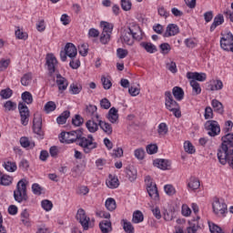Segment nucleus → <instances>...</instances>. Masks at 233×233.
Masks as SVG:
<instances>
[{"label": "nucleus", "mask_w": 233, "mask_h": 233, "mask_svg": "<svg viewBox=\"0 0 233 233\" xmlns=\"http://www.w3.org/2000/svg\"><path fill=\"white\" fill-rule=\"evenodd\" d=\"M69 140L70 143H76L81 147L85 154H90L92 150L97 148V142L94 141L92 135H88L87 137H83V129L69 131Z\"/></svg>", "instance_id": "1"}, {"label": "nucleus", "mask_w": 233, "mask_h": 233, "mask_svg": "<svg viewBox=\"0 0 233 233\" xmlns=\"http://www.w3.org/2000/svg\"><path fill=\"white\" fill-rule=\"evenodd\" d=\"M222 144L218 149V159L220 165H227L233 159V133H228L221 137Z\"/></svg>", "instance_id": "2"}, {"label": "nucleus", "mask_w": 233, "mask_h": 233, "mask_svg": "<svg viewBox=\"0 0 233 233\" xmlns=\"http://www.w3.org/2000/svg\"><path fill=\"white\" fill-rule=\"evenodd\" d=\"M22 100L24 102H20L18 104V110L21 117V124L24 127H26L30 117V110H28V106H26V105H32V103H34L32 93L28 91L24 92L22 94Z\"/></svg>", "instance_id": "3"}, {"label": "nucleus", "mask_w": 233, "mask_h": 233, "mask_svg": "<svg viewBox=\"0 0 233 233\" xmlns=\"http://www.w3.org/2000/svg\"><path fill=\"white\" fill-rule=\"evenodd\" d=\"M122 43L132 46L134 45V39L136 41H141L143 39V31L139 25H130L127 29L124 30L121 35Z\"/></svg>", "instance_id": "4"}, {"label": "nucleus", "mask_w": 233, "mask_h": 233, "mask_svg": "<svg viewBox=\"0 0 233 233\" xmlns=\"http://www.w3.org/2000/svg\"><path fill=\"white\" fill-rule=\"evenodd\" d=\"M165 106L167 110L172 112L175 117H181V107L179 104L174 100V96L170 91L165 92Z\"/></svg>", "instance_id": "5"}, {"label": "nucleus", "mask_w": 233, "mask_h": 233, "mask_svg": "<svg viewBox=\"0 0 233 233\" xmlns=\"http://www.w3.org/2000/svg\"><path fill=\"white\" fill-rule=\"evenodd\" d=\"M14 198L17 203H23L28 199L26 194V179H21L16 185V189L14 191Z\"/></svg>", "instance_id": "6"}, {"label": "nucleus", "mask_w": 233, "mask_h": 233, "mask_svg": "<svg viewBox=\"0 0 233 233\" xmlns=\"http://www.w3.org/2000/svg\"><path fill=\"white\" fill-rule=\"evenodd\" d=\"M46 65L47 66L49 77H54V74H59V71L57 70V58H56L54 54L46 55Z\"/></svg>", "instance_id": "7"}, {"label": "nucleus", "mask_w": 233, "mask_h": 233, "mask_svg": "<svg viewBox=\"0 0 233 233\" xmlns=\"http://www.w3.org/2000/svg\"><path fill=\"white\" fill-rule=\"evenodd\" d=\"M204 128L208 131V135L210 137H216V136L221 134V127H219V123L216 120H208L204 124Z\"/></svg>", "instance_id": "8"}, {"label": "nucleus", "mask_w": 233, "mask_h": 233, "mask_svg": "<svg viewBox=\"0 0 233 233\" xmlns=\"http://www.w3.org/2000/svg\"><path fill=\"white\" fill-rule=\"evenodd\" d=\"M145 182L147 183V190L149 198L154 201H159V191H157V185L152 182L150 176L146 177Z\"/></svg>", "instance_id": "9"}, {"label": "nucleus", "mask_w": 233, "mask_h": 233, "mask_svg": "<svg viewBox=\"0 0 233 233\" xmlns=\"http://www.w3.org/2000/svg\"><path fill=\"white\" fill-rule=\"evenodd\" d=\"M212 208L214 214L217 216H223L228 212L227 204L224 201H220L219 198H215L212 203Z\"/></svg>", "instance_id": "10"}, {"label": "nucleus", "mask_w": 233, "mask_h": 233, "mask_svg": "<svg viewBox=\"0 0 233 233\" xmlns=\"http://www.w3.org/2000/svg\"><path fill=\"white\" fill-rule=\"evenodd\" d=\"M43 118L41 117V115L37 114L35 115L34 120H33V130L34 133L39 136L40 137H43L45 136V133L43 132Z\"/></svg>", "instance_id": "11"}, {"label": "nucleus", "mask_w": 233, "mask_h": 233, "mask_svg": "<svg viewBox=\"0 0 233 233\" xmlns=\"http://www.w3.org/2000/svg\"><path fill=\"white\" fill-rule=\"evenodd\" d=\"M220 46L222 50L228 51L233 45V35L228 32L227 34L221 33Z\"/></svg>", "instance_id": "12"}, {"label": "nucleus", "mask_w": 233, "mask_h": 233, "mask_svg": "<svg viewBox=\"0 0 233 233\" xmlns=\"http://www.w3.org/2000/svg\"><path fill=\"white\" fill-rule=\"evenodd\" d=\"M76 219L82 225L84 230H88V224L90 223V218L86 216L85 209L79 208L76 213Z\"/></svg>", "instance_id": "13"}, {"label": "nucleus", "mask_w": 233, "mask_h": 233, "mask_svg": "<svg viewBox=\"0 0 233 233\" xmlns=\"http://www.w3.org/2000/svg\"><path fill=\"white\" fill-rule=\"evenodd\" d=\"M85 112L87 117H91L92 119H96V121H99L100 116H99V114H97L96 106H94L92 104L86 106Z\"/></svg>", "instance_id": "14"}, {"label": "nucleus", "mask_w": 233, "mask_h": 233, "mask_svg": "<svg viewBox=\"0 0 233 233\" xmlns=\"http://www.w3.org/2000/svg\"><path fill=\"white\" fill-rule=\"evenodd\" d=\"M187 79H192V81H207V74L206 73H198V72H187Z\"/></svg>", "instance_id": "15"}, {"label": "nucleus", "mask_w": 233, "mask_h": 233, "mask_svg": "<svg viewBox=\"0 0 233 233\" xmlns=\"http://www.w3.org/2000/svg\"><path fill=\"white\" fill-rule=\"evenodd\" d=\"M56 85L58 86V90L61 92H64V90H66L68 88V80L66 78L63 77L61 74H56Z\"/></svg>", "instance_id": "16"}, {"label": "nucleus", "mask_w": 233, "mask_h": 233, "mask_svg": "<svg viewBox=\"0 0 233 233\" xmlns=\"http://www.w3.org/2000/svg\"><path fill=\"white\" fill-rule=\"evenodd\" d=\"M177 34H179V27L177 25L169 24L164 33V37H172V35H177Z\"/></svg>", "instance_id": "17"}, {"label": "nucleus", "mask_w": 233, "mask_h": 233, "mask_svg": "<svg viewBox=\"0 0 233 233\" xmlns=\"http://www.w3.org/2000/svg\"><path fill=\"white\" fill-rule=\"evenodd\" d=\"M117 109L116 107H111L106 116L108 121L113 125H116L119 121V114L117 113Z\"/></svg>", "instance_id": "18"}, {"label": "nucleus", "mask_w": 233, "mask_h": 233, "mask_svg": "<svg viewBox=\"0 0 233 233\" xmlns=\"http://www.w3.org/2000/svg\"><path fill=\"white\" fill-rule=\"evenodd\" d=\"M64 50L66 53L67 57H70V59H74V57L77 56V48H76V46L72 43H67Z\"/></svg>", "instance_id": "19"}, {"label": "nucleus", "mask_w": 233, "mask_h": 233, "mask_svg": "<svg viewBox=\"0 0 233 233\" xmlns=\"http://www.w3.org/2000/svg\"><path fill=\"white\" fill-rule=\"evenodd\" d=\"M86 128L90 134H96L99 130V123L97 124L94 118H91L86 122Z\"/></svg>", "instance_id": "20"}, {"label": "nucleus", "mask_w": 233, "mask_h": 233, "mask_svg": "<svg viewBox=\"0 0 233 233\" xmlns=\"http://www.w3.org/2000/svg\"><path fill=\"white\" fill-rule=\"evenodd\" d=\"M170 161L167 159H157L154 161V166L160 170H168L170 168Z\"/></svg>", "instance_id": "21"}, {"label": "nucleus", "mask_w": 233, "mask_h": 233, "mask_svg": "<svg viewBox=\"0 0 233 233\" xmlns=\"http://www.w3.org/2000/svg\"><path fill=\"white\" fill-rule=\"evenodd\" d=\"M97 122H98V125H99L101 130H103V132L105 134H106L107 136H112V132H113L112 125H110L108 122H105L99 118H98Z\"/></svg>", "instance_id": "22"}, {"label": "nucleus", "mask_w": 233, "mask_h": 233, "mask_svg": "<svg viewBox=\"0 0 233 233\" xmlns=\"http://www.w3.org/2000/svg\"><path fill=\"white\" fill-rule=\"evenodd\" d=\"M225 23V18L223 17V15L219 14L217 16L214 17L213 23L210 26V32H214L218 26L220 25H223Z\"/></svg>", "instance_id": "23"}, {"label": "nucleus", "mask_w": 233, "mask_h": 233, "mask_svg": "<svg viewBox=\"0 0 233 233\" xmlns=\"http://www.w3.org/2000/svg\"><path fill=\"white\" fill-rule=\"evenodd\" d=\"M172 94L177 101H183L185 97V91L180 86L173 87Z\"/></svg>", "instance_id": "24"}, {"label": "nucleus", "mask_w": 233, "mask_h": 233, "mask_svg": "<svg viewBox=\"0 0 233 233\" xmlns=\"http://www.w3.org/2000/svg\"><path fill=\"white\" fill-rule=\"evenodd\" d=\"M212 107L214 112H217V114H220L223 116L225 114V109L223 107V104L219 102L218 99H213L211 102Z\"/></svg>", "instance_id": "25"}, {"label": "nucleus", "mask_w": 233, "mask_h": 233, "mask_svg": "<svg viewBox=\"0 0 233 233\" xmlns=\"http://www.w3.org/2000/svg\"><path fill=\"white\" fill-rule=\"evenodd\" d=\"M140 46L148 54H156V52H157V47L150 42H142L140 43Z\"/></svg>", "instance_id": "26"}, {"label": "nucleus", "mask_w": 233, "mask_h": 233, "mask_svg": "<svg viewBox=\"0 0 233 233\" xmlns=\"http://www.w3.org/2000/svg\"><path fill=\"white\" fill-rule=\"evenodd\" d=\"M99 228L102 233L112 232V222L108 220H103L99 223Z\"/></svg>", "instance_id": "27"}, {"label": "nucleus", "mask_w": 233, "mask_h": 233, "mask_svg": "<svg viewBox=\"0 0 233 233\" xmlns=\"http://www.w3.org/2000/svg\"><path fill=\"white\" fill-rule=\"evenodd\" d=\"M187 187L190 188V190H198V188H199V187H201L199 178H198L196 177H191L187 183Z\"/></svg>", "instance_id": "28"}, {"label": "nucleus", "mask_w": 233, "mask_h": 233, "mask_svg": "<svg viewBox=\"0 0 233 233\" xmlns=\"http://www.w3.org/2000/svg\"><path fill=\"white\" fill-rule=\"evenodd\" d=\"M126 174L127 177L131 182L134 181L135 179H137V170H136L134 167H127L126 168Z\"/></svg>", "instance_id": "29"}, {"label": "nucleus", "mask_w": 233, "mask_h": 233, "mask_svg": "<svg viewBox=\"0 0 233 233\" xmlns=\"http://www.w3.org/2000/svg\"><path fill=\"white\" fill-rule=\"evenodd\" d=\"M14 180V178L8 175H4L1 171H0V185H2L3 187H9V185H12V181Z\"/></svg>", "instance_id": "30"}, {"label": "nucleus", "mask_w": 233, "mask_h": 233, "mask_svg": "<svg viewBox=\"0 0 233 233\" xmlns=\"http://www.w3.org/2000/svg\"><path fill=\"white\" fill-rule=\"evenodd\" d=\"M190 86L192 88V96H199V94H201V86L198 81L191 80Z\"/></svg>", "instance_id": "31"}, {"label": "nucleus", "mask_w": 233, "mask_h": 233, "mask_svg": "<svg viewBox=\"0 0 233 233\" xmlns=\"http://www.w3.org/2000/svg\"><path fill=\"white\" fill-rule=\"evenodd\" d=\"M68 117H70V112L68 110H66L56 118V121L58 125H65Z\"/></svg>", "instance_id": "32"}, {"label": "nucleus", "mask_w": 233, "mask_h": 233, "mask_svg": "<svg viewBox=\"0 0 233 233\" xmlns=\"http://www.w3.org/2000/svg\"><path fill=\"white\" fill-rule=\"evenodd\" d=\"M20 145L24 148H28V147H30V148H34V147H35V143L30 142V140H28V137H22L20 138Z\"/></svg>", "instance_id": "33"}, {"label": "nucleus", "mask_w": 233, "mask_h": 233, "mask_svg": "<svg viewBox=\"0 0 233 233\" xmlns=\"http://www.w3.org/2000/svg\"><path fill=\"white\" fill-rule=\"evenodd\" d=\"M145 219V217L143 216V212L140 210H137L133 213V223H143V220Z\"/></svg>", "instance_id": "34"}, {"label": "nucleus", "mask_w": 233, "mask_h": 233, "mask_svg": "<svg viewBox=\"0 0 233 233\" xmlns=\"http://www.w3.org/2000/svg\"><path fill=\"white\" fill-rule=\"evenodd\" d=\"M106 185L108 188H117V187H119V179H117L116 177H112V175H110Z\"/></svg>", "instance_id": "35"}, {"label": "nucleus", "mask_w": 233, "mask_h": 233, "mask_svg": "<svg viewBox=\"0 0 233 233\" xmlns=\"http://www.w3.org/2000/svg\"><path fill=\"white\" fill-rule=\"evenodd\" d=\"M5 112H14L15 108H17V104L15 102H12L11 100L6 101L4 104Z\"/></svg>", "instance_id": "36"}, {"label": "nucleus", "mask_w": 233, "mask_h": 233, "mask_svg": "<svg viewBox=\"0 0 233 233\" xmlns=\"http://www.w3.org/2000/svg\"><path fill=\"white\" fill-rule=\"evenodd\" d=\"M101 27L103 28V32L104 34H112V30L114 29V25H112V24L108 23V22H101L100 23Z\"/></svg>", "instance_id": "37"}, {"label": "nucleus", "mask_w": 233, "mask_h": 233, "mask_svg": "<svg viewBox=\"0 0 233 233\" xmlns=\"http://www.w3.org/2000/svg\"><path fill=\"white\" fill-rule=\"evenodd\" d=\"M166 68L167 70H169L171 74L177 73V66L176 65V62L169 60L166 63Z\"/></svg>", "instance_id": "38"}, {"label": "nucleus", "mask_w": 233, "mask_h": 233, "mask_svg": "<svg viewBox=\"0 0 233 233\" xmlns=\"http://www.w3.org/2000/svg\"><path fill=\"white\" fill-rule=\"evenodd\" d=\"M60 143H66L70 145V133L69 132H61L59 135Z\"/></svg>", "instance_id": "39"}, {"label": "nucleus", "mask_w": 233, "mask_h": 233, "mask_svg": "<svg viewBox=\"0 0 233 233\" xmlns=\"http://www.w3.org/2000/svg\"><path fill=\"white\" fill-rule=\"evenodd\" d=\"M116 200L112 198H109L106 200V208H107L110 212L114 211L116 208Z\"/></svg>", "instance_id": "40"}, {"label": "nucleus", "mask_w": 233, "mask_h": 233, "mask_svg": "<svg viewBox=\"0 0 233 233\" xmlns=\"http://www.w3.org/2000/svg\"><path fill=\"white\" fill-rule=\"evenodd\" d=\"M4 167L7 172H15L17 170V165L15 162L7 161L4 164Z\"/></svg>", "instance_id": "41"}, {"label": "nucleus", "mask_w": 233, "mask_h": 233, "mask_svg": "<svg viewBox=\"0 0 233 233\" xmlns=\"http://www.w3.org/2000/svg\"><path fill=\"white\" fill-rule=\"evenodd\" d=\"M122 222H123V228L125 232L134 233V226H132V223H130L127 219H123Z\"/></svg>", "instance_id": "42"}, {"label": "nucleus", "mask_w": 233, "mask_h": 233, "mask_svg": "<svg viewBox=\"0 0 233 233\" xmlns=\"http://www.w3.org/2000/svg\"><path fill=\"white\" fill-rule=\"evenodd\" d=\"M184 150L187 154H196V148L194 147V145L190 143V141H186L184 143Z\"/></svg>", "instance_id": "43"}, {"label": "nucleus", "mask_w": 233, "mask_h": 233, "mask_svg": "<svg viewBox=\"0 0 233 233\" xmlns=\"http://www.w3.org/2000/svg\"><path fill=\"white\" fill-rule=\"evenodd\" d=\"M157 132L159 136H167L168 134V127L166 123H160L158 125Z\"/></svg>", "instance_id": "44"}, {"label": "nucleus", "mask_w": 233, "mask_h": 233, "mask_svg": "<svg viewBox=\"0 0 233 233\" xmlns=\"http://www.w3.org/2000/svg\"><path fill=\"white\" fill-rule=\"evenodd\" d=\"M56 108H57V106L54 101H49L45 105V111L46 112V114H50V112H54Z\"/></svg>", "instance_id": "45"}, {"label": "nucleus", "mask_w": 233, "mask_h": 233, "mask_svg": "<svg viewBox=\"0 0 233 233\" xmlns=\"http://www.w3.org/2000/svg\"><path fill=\"white\" fill-rule=\"evenodd\" d=\"M13 91L9 87L5 89H2L0 92V96L2 99H10L12 97Z\"/></svg>", "instance_id": "46"}, {"label": "nucleus", "mask_w": 233, "mask_h": 233, "mask_svg": "<svg viewBox=\"0 0 233 233\" xmlns=\"http://www.w3.org/2000/svg\"><path fill=\"white\" fill-rule=\"evenodd\" d=\"M42 208L46 210V212H50L52 210L54 204H52V201L48 199H45L41 202Z\"/></svg>", "instance_id": "47"}, {"label": "nucleus", "mask_w": 233, "mask_h": 233, "mask_svg": "<svg viewBox=\"0 0 233 233\" xmlns=\"http://www.w3.org/2000/svg\"><path fill=\"white\" fill-rule=\"evenodd\" d=\"M85 123V118L81 116L80 115H76L75 117L72 119V124L75 127H81Z\"/></svg>", "instance_id": "48"}, {"label": "nucleus", "mask_w": 233, "mask_h": 233, "mask_svg": "<svg viewBox=\"0 0 233 233\" xmlns=\"http://www.w3.org/2000/svg\"><path fill=\"white\" fill-rule=\"evenodd\" d=\"M31 81H32V74L27 73L24 75V77L21 78V85H23V86H28Z\"/></svg>", "instance_id": "49"}, {"label": "nucleus", "mask_w": 233, "mask_h": 233, "mask_svg": "<svg viewBox=\"0 0 233 233\" xmlns=\"http://www.w3.org/2000/svg\"><path fill=\"white\" fill-rule=\"evenodd\" d=\"M121 8L125 12L132 10V2L130 0H121Z\"/></svg>", "instance_id": "50"}, {"label": "nucleus", "mask_w": 233, "mask_h": 233, "mask_svg": "<svg viewBox=\"0 0 233 233\" xmlns=\"http://www.w3.org/2000/svg\"><path fill=\"white\" fill-rule=\"evenodd\" d=\"M211 92L223 90V82L221 80H215L214 85L210 86Z\"/></svg>", "instance_id": "51"}, {"label": "nucleus", "mask_w": 233, "mask_h": 233, "mask_svg": "<svg viewBox=\"0 0 233 233\" xmlns=\"http://www.w3.org/2000/svg\"><path fill=\"white\" fill-rule=\"evenodd\" d=\"M69 90H70L71 94L77 95L81 92V90H83V86H77L76 84H71L69 86Z\"/></svg>", "instance_id": "52"}, {"label": "nucleus", "mask_w": 233, "mask_h": 233, "mask_svg": "<svg viewBox=\"0 0 233 233\" xmlns=\"http://www.w3.org/2000/svg\"><path fill=\"white\" fill-rule=\"evenodd\" d=\"M134 154L137 159H139L140 161L145 159V149H143L142 147L136 149Z\"/></svg>", "instance_id": "53"}, {"label": "nucleus", "mask_w": 233, "mask_h": 233, "mask_svg": "<svg viewBox=\"0 0 233 233\" xmlns=\"http://www.w3.org/2000/svg\"><path fill=\"white\" fill-rule=\"evenodd\" d=\"M209 230L211 233H225L218 225L214 223H208Z\"/></svg>", "instance_id": "54"}, {"label": "nucleus", "mask_w": 233, "mask_h": 233, "mask_svg": "<svg viewBox=\"0 0 233 233\" xmlns=\"http://www.w3.org/2000/svg\"><path fill=\"white\" fill-rule=\"evenodd\" d=\"M146 150L147 152V154H157V145L156 144H150V145H147V147H146Z\"/></svg>", "instance_id": "55"}, {"label": "nucleus", "mask_w": 233, "mask_h": 233, "mask_svg": "<svg viewBox=\"0 0 233 233\" xmlns=\"http://www.w3.org/2000/svg\"><path fill=\"white\" fill-rule=\"evenodd\" d=\"M101 81L105 90H110L112 88V82L108 78L102 76Z\"/></svg>", "instance_id": "56"}, {"label": "nucleus", "mask_w": 233, "mask_h": 233, "mask_svg": "<svg viewBox=\"0 0 233 233\" xmlns=\"http://www.w3.org/2000/svg\"><path fill=\"white\" fill-rule=\"evenodd\" d=\"M164 190L167 196H174L176 194V188L172 185H166Z\"/></svg>", "instance_id": "57"}, {"label": "nucleus", "mask_w": 233, "mask_h": 233, "mask_svg": "<svg viewBox=\"0 0 233 233\" xmlns=\"http://www.w3.org/2000/svg\"><path fill=\"white\" fill-rule=\"evenodd\" d=\"M100 106L101 108H104V110H108V108L112 106V104L107 98H103L100 100Z\"/></svg>", "instance_id": "58"}, {"label": "nucleus", "mask_w": 233, "mask_h": 233, "mask_svg": "<svg viewBox=\"0 0 233 233\" xmlns=\"http://www.w3.org/2000/svg\"><path fill=\"white\" fill-rule=\"evenodd\" d=\"M204 117L205 119H212V117H214V111L212 110V107L207 106L205 108Z\"/></svg>", "instance_id": "59"}, {"label": "nucleus", "mask_w": 233, "mask_h": 233, "mask_svg": "<svg viewBox=\"0 0 233 233\" xmlns=\"http://www.w3.org/2000/svg\"><path fill=\"white\" fill-rule=\"evenodd\" d=\"M116 55L119 59H125V57H127V56H128V50L123 49V48H118L116 50Z\"/></svg>", "instance_id": "60"}, {"label": "nucleus", "mask_w": 233, "mask_h": 233, "mask_svg": "<svg viewBox=\"0 0 233 233\" xmlns=\"http://www.w3.org/2000/svg\"><path fill=\"white\" fill-rule=\"evenodd\" d=\"M162 54H168L171 50L170 44L163 43L159 46Z\"/></svg>", "instance_id": "61"}, {"label": "nucleus", "mask_w": 233, "mask_h": 233, "mask_svg": "<svg viewBox=\"0 0 233 233\" xmlns=\"http://www.w3.org/2000/svg\"><path fill=\"white\" fill-rule=\"evenodd\" d=\"M30 218V214L26 209H24L21 213V218H22V223L24 225H26L28 223V218Z\"/></svg>", "instance_id": "62"}, {"label": "nucleus", "mask_w": 233, "mask_h": 233, "mask_svg": "<svg viewBox=\"0 0 233 233\" xmlns=\"http://www.w3.org/2000/svg\"><path fill=\"white\" fill-rule=\"evenodd\" d=\"M10 65V59H2L0 60V72H3L8 68V66Z\"/></svg>", "instance_id": "63"}, {"label": "nucleus", "mask_w": 233, "mask_h": 233, "mask_svg": "<svg viewBox=\"0 0 233 233\" xmlns=\"http://www.w3.org/2000/svg\"><path fill=\"white\" fill-rule=\"evenodd\" d=\"M108 41H110V34L102 32V35L100 36V42L102 43V45H106Z\"/></svg>", "instance_id": "64"}]
</instances>
